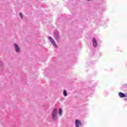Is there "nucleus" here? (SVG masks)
I'll list each match as a JSON object with an SVG mask.
<instances>
[{"label":"nucleus","mask_w":127,"mask_h":127,"mask_svg":"<svg viewBox=\"0 0 127 127\" xmlns=\"http://www.w3.org/2000/svg\"><path fill=\"white\" fill-rule=\"evenodd\" d=\"M57 114V109H55L53 112L52 117L53 120H56V115Z\"/></svg>","instance_id":"f257e3e1"},{"label":"nucleus","mask_w":127,"mask_h":127,"mask_svg":"<svg viewBox=\"0 0 127 127\" xmlns=\"http://www.w3.org/2000/svg\"><path fill=\"white\" fill-rule=\"evenodd\" d=\"M82 126V123H81V122L78 120H75V127H81Z\"/></svg>","instance_id":"f03ea898"},{"label":"nucleus","mask_w":127,"mask_h":127,"mask_svg":"<svg viewBox=\"0 0 127 127\" xmlns=\"http://www.w3.org/2000/svg\"><path fill=\"white\" fill-rule=\"evenodd\" d=\"M93 43L94 47H97L98 43H97V40H96V39H95V38H93Z\"/></svg>","instance_id":"7ed1b4c3"},{"label":"nucleus","mask_w":127,"mask_h":127,"mask_svg":"<svg viewBox=\"0 0 127 127\" xmlns=\"http://www.w3.org/2000/svg\"><path fill=\"white\" fill-rule=\"evenodd\" d=\"M118 95L119 97H120V98H125L126 97V94H124L122 92H119Z\"/></svg>","instance_id":"20e7f679"},{"label":"nucleus","mask_w":127,"mask_h":127,"mask_svg":"<svg viewBox=\"0 0 127 127\" xmlns=\"http://www.w3.org/2000/svg\"><path fill=\"white\" fill-rule=\"evenodd\" d=\"M14 46L16 52H18L19 51V48H18V46H17V44H14Z\"/></svg>","instance_id":"39448f33"},{"label":"nucleus","mask_w":127,"mask_h":127,"mask_svg":"<svg viewBox=\"0 0 127 127\" xmlns=\"http://www.w3.org/2000/svg\"><path fill=\"white\" fill-rule=\"evenodd\" d=\"M59 115L60 116H62V109L61 108L59 109Z\"/></svg>","instance_id":"423d86ee"},{"label":"nucleus","mask_w":127,"mask_h":127,"mask_svg":"<svg viewBox=\"0 0 127 127\" xmlns=\"http://www.w3.org/2000/svg\"><path fill=\"white\" fill-rule=\"evenodd\" d=\"M63 95H64V97L67 96V91H66V90H64Z\"/></svg>","instance_id":"0eeeda50"},{"label":"nucleus","mask_w":127,"mask_h":127,"mask_svg":"<svg viewBox=\"0 0 127 127\" xmlns=\"http://www.w3.org/2000/svg\"><path fill=\"white\" fill-rule=\"evenodd\" d=\"M49 39L51 41L52 43H54V40H53L51 37H49Z\"/></svg>","instance_id":"6e6552de"},{"label":"nucleus","mask_w":127,"mask_h":127,"mask_svg":"<svg viewBox=\"0 0 127 127\" xmlns=\"http://www.w3.org/2000/svg\"><path fill=\"white\" fill-rule=\"evenodd\" d=\"M20 16L22 18V13L20 12Z\"/></svg>","instance_id":"1a4fd4ad"},{"label":"nucleus","mask_w":127,"mask_h":127,"mask_svg":"<svg viewBox=\"0 0 127 127\" xmlns=\"http://www.w3.org/2000/svg\"><path fill=\"white\" fill-rule=\"evenodd\" d=\"M87 0L90 1V0Z\"/></svg>","instance_id":"9d476101"}]
</instances>
